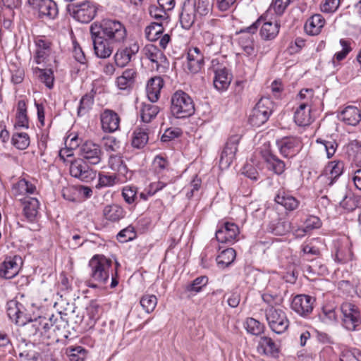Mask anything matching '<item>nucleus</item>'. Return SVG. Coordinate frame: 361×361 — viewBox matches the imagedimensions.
<instances>
[{
  "label": "nucleus",
  "mask_w": 361,
  "mask_h": 361,
  "mask_svg": "<svg viewBox=\"0 0 361 361\" xmlns=\"http://www.w3.org/2000/svg\"><path fill=\"white\" fill-rule=\"evenodd\" d=\"M68 321L63 318L61 313L51 315L49 319L39 317L31 319L27 324V329L33 335L38 333L41 336L51 338L56 341L67 338Z\"/></svg>",
  "instance_id": "f257e3e1"
},
{
  "label": "nucleus",
  "mask_w": 361,
  "mask_h": 361,
  "mask_svg": "<svg viewBox=\"0 0 361 361\" xmlns=\"http://www.w3.org/2000/svg\"><path fill=\"white\" fill-rule=\"evenodd\" d=\"M90 28L116 44L124 42L127 37L125 25L118 20L104 19L99 23L92 24Z\"/></svg>",
  "instance_id": "f03ea898"
},
{
  "label": "nucleus",
  "mask_w": 361,
  "mask_h": 361,
  "mask_svg": "<svg viewBox=\"0 0 361 361\" xmlns=\"http://www.w3.org/2000/svg\"><path fill=\"white\" fill-rule=\"evenodd\" d=\"M171 102V112L176 118H188L195 112L192 99L183 91H176L172 95Z\"/></svg>",
  "instance_id": "7ed1b4c3"
},
{
  "label": "nucleus",
  "mask_w": 361,
  "mask_h": 361,
  "mask_svg": "<svg viewBox=\"0 0 361 361\" xmlns=\"http://www.w3.org/2000/svg\"><path fill=\"white\" fill-rule=\"evenodd\" d=\"M112 262L104 255H96L89 262L92 279L98 283L104 284L109 278V269Z\"/></svg>",
  "instance_id": "20e7f679"
},
{
  "label": "nucleus",
  "mask_w": 361,
  "mask_h": 361,
  "mask_svg": "<svg viewBox=\"0 0 361 361\" xmlns=\"http://www.w3.org/2000/svg\"><path fill=\"white\" fill-rule=\"evenodd\" d=\"M342 313V324L348 331H355L361 324L359 307L353 302L345 301L340 307Z\"/></svg>",
  "instance_id": "39448f33"
},
{
  "label": "nucleus",
  "mask_w": 361,
  "mask_h": 361,
  "mask_svg": "<svg viewBox=\"0 0 361 361\" xmlns=\"http://www.w3.org/2000/svg\"><path fill=\"white\" fill-rule=\"evenodd\" d=\"M272 102L269 98H261L253 108L249 118L250 123L255 127H259L267 121L271 114Z\"/></svg>",
  "instance_id": "423d86ee"
},
{
  "label": "nucleus",
  "mask_w": 361,
  "mask_h": 361,
  "mask_svg": "<svg viewBox=\"0 0 361 361\" xmlns=\"http://www.w3.org/2000/svg\"><path fill=\"white\" fill-rule=\"evenodd\" d=\"M265 316L270 329L276 334H281L288 328L289 320L282 310L269 307L265 310Z\"/></svg>",
  "instance_id": "0eeeda50"
},
{
  "label": "nucleus",
  "mask_w": 361,
  "mask_h": 361,
  "mask_svg": "<svg viewBox=\"0 0 361 361\" xmlns=\"http://www.w3.org/2000/svg\"><path fill=\"white\" fill-rule=\"evenodd\" d=\"M314 303L315 299L310 295H297L292 299L290 308L299 316L307 318L312 314Z\"/></svg>",
  "instance_id": "6e6552de"
},
{
  "label": "nucleus",
  "mask_w": 361,
  "mask_h": 361,
  "mask_svg": "<svg viewBox=\"0 0 361 361\" xmlns=\"http://www.w3.org/2000/svg\"><path fill=\"white\" fill-rule=\"evenodd\" d=\"M90 34L96 56L100 59L109 58L112 54L114 46L116 44L113 42H110L92 28H90Z\"/></svg>",
  "instance_id": "1a4fd4ad"
},
{
  "label": "nucleus",
  "mask_w": 361,
  "mask_h": 361,
  "mask_svg": "<svg viewBox=\"0 0 361 361\" xmlns=\"http://www.w3.org/2000/svg\"><path fill=\"white\" fill-rule=\"evenodd\" d=\"M262 20V18H260L250 26L240 31V36L238 39V44L245 54L247 56L252 55L255 52L254 38L252 34L257 31Z\"/></svg>",
  "instance_id": "9d476101"
},
{
  "label": "nucleus",
  "mask_w": 361,
  "mask_h": 361,
  "mask_svg": "<svg viewBox=\"0 0 361 361\" xmlns=\"http://www.w3.org/2000/svg\"><path fill=\"white\" fill-rule=\"evenodd\" d=\"M79 154L86 163L96 165L102 160V151L101 147L92 141L84 142L79 148Z\"/></svg>",
  "instance_id": "9b49d317"
},
{
  "label": "nucleus",
  "mask_w": 361,
  "mask_h": 361,
  "mask_svg": "<svg viewBox=\"0 0 361 361\" xmlns=\"http://www.w3.org/2000/svg\"><path fill=\"white\" fill-rule=\"evenodd\" d=\"M87 164L82 159L72 161L70 166L71 175L85 182L94 180L97 173L90 169Z\"/></svg>",
  "instance_id": "f8f14e48"
},
{
  "label": "nucleus",
  "mask_w": 361,
  "mask_h": 361,
  "mask_svg": "<svg viewBox=\"0 0 361 361\" xmlns=\"http://www.w3.org/2000/svg\"><path fill=\"white\" fill-rule=\"evenodd\" d=\"M69 13L76 20L88 23L95 17L97 8L92 2L85 0Z\"/></svg>",
  "instance_id": "ddd939ff"
},
{
  "label": "nucleus",
  "mask_w": 361,
  "mask_h": 361,
  "mask_svg": "<svg viewBox=\"0 0 361 361\" xmlns=\"http://www.w3.org/2000/svg\"><path fill=\"white\" fill-rule=\"evenodd\" d=\"M240 140V136L238 135H233L229 137L220 157L219 162L222 167H228L234 160Z\"/></svg>",
  "instance_id": "4468645a"
},
{
  "label": "nucleus",
  "mask_w": 361,
  "mask_h": 361,
  "mask_svg": "<svg viewBox=\"0 0 361 361\" xmlns=\"http://www.w3.org/2000/svg\"><path fill=\"white\" fill-rule=\"evenodd\" d=\"M239 234L238 226L233 223L226 222L216 231V238L221 243H233Z\"/></svg>",
  "instance_id": "2eb2a0df"
},
{
  "label": "nucleus",
  "mask_w": 361,
  "mask_h": 361,
  "mask_svg": "<svg viewBox=\"0 0 361 361\" xmlns=\"http://www.w3.org/2000/svg\"><path fill=\"white\" fill-rule=\"evenodd\" d=\"M204 55L198 47L189 49L187 55L186 70L192 73H198L204 66Z\"/></svg>",
  "instance_id": "dca6fc26"
},
{
  "label": "nucleus",
  "mask_w": 361,
  "mask_h": 361,
  "mask_svg": "<svg viewBox=\"0 0 361 361\" xmlns=\"http://www.w3.org/2000/svg\"><path fill=\"white\" fill-rule=\"evenodd\" d=\"M139 49L140 47L137 42H131L127 47L118 49L114 55L116 64L119 67L126 66Z\"/></svg>",
  "instance_id": "f3484780"
},
{
  "label": "nucleus",
  "mask_w": 361,
  "mask_h": 361,
  "mask_svg": "<svg viewBox=\"0 0 361 361\" xmlns=\"http://www.w3.org/2000/svg\"><path fill=\"white\" fill-rule=\"evenodd\" d=\"M276 144L280 153L284 157H292L295 156L300 148V141L298 138L295 137H283L278 140Z\"/></svg>",
  "instance_id": "a211bd4d"
},
{
  "label": "nucleus",
  "mask_w": 361,
  "mask_h": 361,
  "mask_svg": "<svg viewBox=\"0 0 361 361\" xmlns=\"http://www.w3.org/2000/svg\"><path fill=\"white\" fill-rule=\"evenodd\" d=\"M102 128L106 133H114L118 130L120 117L111 109H105L100 115Z\"/></svg>",
  "instance_id": "6ab92c4d"
},
{
  "label": "nucleus",
  "mask_w": 361,
  "mask_h": 361,
  "mask_svg": "<svg viewBox=\"0 0 361 361\" xmlns=\"http://www.w3.org/2000/svg\"><path fill=\"white\" fill-rule=\"evenodd\" d=\"M145 56L152 63H155L157 70L160 67L165 68L169 64L166 56L158 47L153 44H148L144 48Z\"/></svg>",
  "instance_id": "aec40b11"
},
{
  "label": "nucleus",
  "mask_w": 361,
  "mask_h": 361,
  "mask_svg": "<svg viewBox=\"0 0 361 361\" xmlns=\"http://www.w3.org/2000/svg\"><path fill=\"white\" fill-rule=\"evenodd\" d=\"M197 18L194 10V5L190 3V0H185L180 16L182 27L185 30L190 29Z\"/></svg>",
  "instance_id": "412c9836"
},
{
  "label": "nucleus",
  "mask_w": 361,
  "mask_h": 361,
  "mask_svg": "<svg viewBox=\"0 0 361 361\" xmlns=\"http://www.w3.org/2000/svg\"><path fill=\"white\" fill-rule=\"evenodd\" d=\"M214 85L219 90H224L228 88L231 82V75L228 70L224 66H221L214 69Z\"/></svg>",
  "instance_id": "4be33fe9"
},
{
  "label": "nucleus",
  "mask_w": 361,
  "mask_h": 361,
  "mask_svg": "<svg viewBox=\"0 0 361 361\" xmlns=\"http://www.w3.org/2000/svg\"><path fill=\"white\" fill-rule=\"evenodd\" d=\"M311 105L308 102H303L296 109L294 115V120L297 125L306 126L311 123L312 117L310 115Z\"/></svg>",
  "instance_id": "5701e85b"
},
{
  "label": "nucleus",
  "mask_w": 361,
  "mask_h": 361,
  "mask_svg": "<svg viewBox=\"0 0 361 361\" xmlns=\"http://www.w3.org/2000/svg\"><path fill=\"white\" fill-rule=\"evenodd\" d=\"M36 6L41 18L54 19L58 14L56 4L52 0H37Z\"/></svg>",
  "instance_id": "b1692460"
},
{
  "label": "nucleus",
  "mask_w": 361,
  "mask_h": 361,
  "mask_svg": "<svg viewBox=\"0 0 361 361\" xmlns=\"http://www.w3.org/2000/svg\"><path fill=\"white\" fill-rule=\"evenodd\" d=\"M276 203L281 204L288 211L296 209L300 202L293 196L288 194L284 190L281 189L278 191L274 197Z\"/></svg>",
  "instance_id": "393cba45"
},
{
  "label": "nucleus",
  "mask_w": 361,
  "mask_h": 361,
  "mask_svg": "<svg viewBox=\"0 0 361 361\" xmlns=\"http://www.w3.org/2000/svg\"><path fill=\"white\" fill-rule=\"evenodd\" d=\"M339 119L348 125L355 126L361 121V111L355 106H347L341 112Z\"/></svg>",
  "instance_id": "a878e982"
},
{
  "label": "nucleus",
  "mask_w": 361,
  "mask_h": 361,
  "mask_svg": "<svg viewBox=\"0 0 361 361\" xmlns=\"http://www.w3.org/2000/svg\"><path fill=\"white\" fill-rule=\"evenodd\" d=\"M344 164L341 161H334L329 163L325 169V175L324 178L326 179L329 185H333L334 181L338 178L343 171Z\"/></svg>",
  "instance_id": "bb28decb"
},
{
  "label": "nucleus",
  "mask_w": 361,
  "mask_h": 361,
  "mask_svg": "<svg viewBox=\"0 0 361 361\" xmlns=\"http://www.w3.org/2000/svg\"><path fill=\"white\" fill-rule=\"evenodd\" d=\"M325 24V20L320 14L311 16L305 24V30L310 35H317Z\"/></svg>",
  "instance_id": "cd10ccee"
},
{
  "label": "nucleus",
  "mask_w": 361,
  "mask_h": 361,
  "mask_svg": "<svg viewBox=\"0 0 361 361\" xmlns=\"http://www.w3.org/2000/svg\"><path fill=\"white\" fill-rule=\"evenodd\" d=\"M137 72L135 68L126 69L121 76L116 78V84L120 90H126L131 88L135 81Z\"/></svg>",
  "instance_id": "c85d7f7f"
},
{
  "label": "nucleus",
  "mask_w": 361,
  "mask_h": 361,
  "mask_svg": "<svg viewBox=\"0 0 361 361\" xmlns=\"http://www.w3.org/2000/svg\"><path fill=\"white\" fill-rule=\"evenodd\" d=\"M163 87V80L160 77L151 78L147 85V95L151 102L158 100L161 89Z\"/></svg>",
  "instance_id": "c756f323"
},
{
  "label": "nucleus",
  "mask_w": 361,
  "mask_h": 361,
  "mask_svg": "<svg viewBox=\"0 0 361 361\" xmlns=\"http://www.w3.org/2000/svg\"><path fill=\"white\" fill-rule=\"evenodd\" d=\"M15 128H29V118L27 114V105L25 100H19L17 105Z\"/></svg>",
  "instance_id": "7c9ffc66"
},
{
  "label": "nucleus",
  "mask_w": 361,
  "mask_h": 361,
  "mask_svg": "<svg viewBox=\"0 0 361 361\" xmlns=\"http://www.w3.org/2000/svg\"><path fill=\"white\" fill-rule=\"evenodd\" d=\"M39 202L37 199L29 197L24 201V216L29 221H34L39 213Z\"/></svg>",
  "instance_id": "2f4dec72"
},
{
  "label": "nucleus",
  "mask_w": 361,
  "mask_h": 361,
  "mask_svg": "<svg viewBox=\"0 0 361 361\" xmlns=\"http://www.w3.org/2000/svg\"><path fill=\"white\" fill-rule=\"evenodd\" d=\"M37 50L34 60L37 64L46 63L51 54L49 44L44 40L39 39L37 43Z\"/></svg>",
  "instance_id": "473e14b6"
},
{
  "label": "nucleus",
  "mask_w": 361,
  "mask_h": 361,
  "mask_svg": "<svg viewBox=\"0 0 361 361\" xmlns=\"http://www.w3.org/2000/svg\"><path fill=\"white\" fill-rule=\"evenodd\" d=\"M16 257L13 259H8L4 262L0 267V276L4 279H12L18 272L19 267L16 261Z\"/></svg>",
  "instance_id": "72a5a7b5"
},
{
  "label": "nucleus",
  "mask_w": 361,
  "mask_h": 361,
  "mask_svg": "<svg viewBox=\"0 0 361 361\" xmlns=\"http://www.w3.org/2000/svg\"><path fill=\"white\" fill-rule=\"evenodd\" d=\"M103 214L106 219L116 222L124 217L125 212L121 206L114 204L106 206Z\"/></svg>",
  "instance_id": "f704fd0d"
},
{
  "label": "nucleus",
  "mask_w": 361,
  "mask_h": 361,
  "mask_svg": "<svg viewBox=\"0 0 361 361\" xmlns=\"http://www.w3.org/2000/svg\"><path fill=\"white\" fill-rule=\"evenodd\" d=\"M280 25L277 21L264 22L260 30V35L265 40H271L275 38L279 32Z\"/></svg>",
  "instance_id": "c9c22d12"
},
{
  "label": "nucleus",
  "mask_w": 361,
  "mask_h": 361,
  "mask_svg": "<svg viewBox=\"0 0 361 361\" xmlns=\"http://www.w3.org/2000/svg\"><path fill=\"white\" fill-rule=\"evenodd\" d=\"M12 190L15 195H23L33 194L36 190V187L30 181L23 178L13 185Z\"/></svg>",
  "instance_id": "e433bc0d"
},
{
  "label": "nucleus",
  "mask_w": 361,
  "mask_h": 361,
  "mask_svg": "<svg viewBox=\"0 0 361 361\" xmlns=\"http://www.w3.org/2000/svg\"><path fill=\"white\" fill-rule=\"evenodd\" d=\"M159 111V108L150 103H143L140 109V117L143 122L149 123L156 117Z\"/></svg>",
  "instance_id": "4c0bfd02"
},
{
  "label": "nucleus",
  "mask_w": 361,
  "mask_h": 361,
  "mask_svg": "<svg viewBox=\"0 0 361 361\" xmlns=\"http://www.w3.org/2000/svg\"><path fill=\"white\" fill-rule=\"evenodd\" d=\"M236 257L235 250L233 248H227L223 250L216 257V262L219 267L225 268L231 264Z\"/></svg>",
  "instance_id": "58836bf2"
},
{
  "label": "nucleus",
  "mask_w": 361,
  "mask_h": 361,
  "mask_svg": "<svg viewBox=\"0 0 361 361\" xmlns=\"http://www.w3.org/2000/svg\"><path fill=\"white\" fill-rule=\"evenodd\" d=\"M35 75L39 80L43 82L48 88H51L54 85V73L51 69L35 68H33Z\"/></svg>",
  "instance_id": "ea45409f"
},
{
  "label": "nucleus",
  "mask_w": 361,
  "mask_h": 361,
  "mask_svg": "<svg viewBox=\"0 0 361 361\" xmlns=\"http://www.w3.org/2000/svg\"><path fill=\"white\" fill-rule=\"evenodd\" d=\"M149 140L148 134L142 128H137L133 133L132 146L140 149L145 146Z\"/></svg>",
  "instance_id": "a19ab883"
},
{
  "label": "nucleus",
  "mask_w": 361,
  "mask_h": 361,
  "mask_svg": "<svg viewBox=\"0 0 361 361\" xmlns=\"http://www.w3.org/2000/svg\"><path fill=\"white\" fill-rule=\"evenodd\" d=\"M269 231L276 235H283L290 231V223L286 220L279 219L276 223H271Z\"/></svg>",
  "instance_id": "79ce46f5"
},
{
  "label": "nucleus",
  "mask_w": 361,
  "mask_h": 361,
  "mask_svg": "<svg viewBox=\"0 0 361 361\" xmlns=\"http://www.w3.org/2000/svg\"><path fill=\"white\" fill-rule=\"evenodd\" d=\"M259 347L262 349L263 353L266 355L275 356L279 353L276 344L271 338L267 336L261 337Z\"/></svg>",
  "instance_id": "37998d69"
},
{
  "label": "nucleus",
  "mask_w": 361,
  "mask_h": 361,
  "mask_svg": "<svg viewBox=\"0 0 361 361\" xmlns=\"http://www.w3.org/2000/svg\"><path fill=\"white\" fill-rule=\"evenodd\" d=\"M30 143L28 134L26 133H15L12 136V144L20 150L27 149Z\"/></svg>",
  "instance_id": "c03bdc74"
},
{
  "label": "nucleus",
  "mask_w": 361,
  "mask_h": 361,
  "mask_svg": "<svg viewBox=\"0 0 361 361\" xmlns=\"http://www.w3.org/2000/svg\"><path fill=\"white\" fill-rule=\"evenodd\" d=\"M293 0H273L271 3L267 13H274L278 16L283 14L288 6Z\"/></svg>",
  "instance_id": "a18cd8bd"
},
{
  "label": "nucleus",
  "mask_w": 361,
  "mask_h": 361,
  "mask_svg": "<svg viewBox=\"0 0 361 361\" xmlns=\"http://www.w3.org/2000/svg\"><path fill=\"white\" fill-rule=\"evenodd\" d=\"M347 152L357 165H361V145L356 141L350 142L347 147Z\"/></svg>",
  "instance_id": "49530a36"
},
{
  "label": "nucleus",
  "mask_w": 361,
  "mask_h": 361,
  "mask_svg": "<svg viewBox=\"0 0 361 361\" xmlns=\"http://www.w3.org/2000/svg\"><path fill=\"white\" fill-rule=\"evenodd\" d=\"M66 354L70 361H84L87 356V351L81 346H70L66 348Z\"/></svg>",
  "instance_id": "de8ad7c7"
},
{
  "label": "nucleus",
  "mask_w": 361,
  "mask_h": 361,
  "mask_svg": "<svg viewBox=\"0 0 361 361\" xmlns=\"http://www.w3.org/2000/svg\"><path fill=\"white\" fill-rule=\"evenodd\" d=\"M340 44L342 47V50L336 52L331 60V63L335 68L338 66L336 61L338 62L343 60L351 51L350 43L348 41L341 39H340Z\"/></svg>",
  "instance_id": "09e8293b"
},
{
  "label": "nucleus",
  "mask_w": 361,
  "mask_h": 361,
  "mask_svg": "<svg viewBox=\"0 0 361 361\" xmlns=\"http://www.w3.org/2000/svg\"><path fill=\"white\" fill-rule=\"evenodd\" d=\"M190 3L194 5V10L197 17L206 16L211 10V5L208 0H190Z\"/></svg>",
  "instance_id": "8fccbe9b"
},
{
  "label": "nucleus",
  "mask_w": 361,
  "mask_h": 361,
  "mask_svg": "<svg viewBox=\"0 0 361 361\" xmlns=\"http://www.w3.org/2000/svg\"><path fill=\"white\" fill-rule=\"evenodd\" d=\"M140 305L143 310L150 313L154 311L157 304V298L154 295H145L140 299Z\"/></svg>",
  "instance_id": "3c124183"
},
{
  "label": "nucleus",
  "mask_w": 361,
  "mask_h": 361,
  "mask_svg": "<svg viewBox=\"0 0 361 361\" xmlns=\"http://www.w3.org/2000/svg\"><path fill=\"white\" fill-rule=\"evenodd\" d=\"M267 162L269 164V167L276 174H281L285 170V164L274 154H269L266 158Z\"/></svg>",
  "instance_id": "603ef678"
},
{
  "label": "nucleus",
  "mask_w": 361,
  "mask_h": 361,
  "mask_svg": "<svg viewBox=\"0 0 361 361\" xmlns=\"http://www.w3.org/2000/svg\"><path fill=\"white\" fill-rule=\"evenodd\" d=\"M94 102L93 95L91 94H85L80 99L78 109V116L85 114L92 107Z\"/></svg>",
  "instance_id": "864d4df0"
},
{
  "label": "nucleus",
  "mask_w": 361,
  "mask_h": 361,
  "mask_svg": "<svg viewBox=\"0 0 361 361\" xmlns=\"http://www.w3.org/2000/svg\"><path fill=\"white\" fill-rule=\"evenodd\" d=\"M319 317L322 322L325 324H333L337 322V314L335 309L328 306L323 307Z\"/></svg>",
  "instance_id": "5fc2aeb1"
},
{
  "label": "nucleus",
  "mask_w": 361,
  "mask_h": 361,
  "mask_svg": "<svg viewBox=\"0 0 361 361\" xmlns=\"http://www.w3.org/2000/svg\"><path fill=\"white\" fill-rule=\"evenodd\" d=\"M162 23H152L145 28V32L146 37L150 41H154L157 39V35L162 32Z\"/></svg>",
  "instance_id": "6e6d98bb"
},
{
  "label": "nucleus",
  "mask_w": 361,
  "mask_h": 361,
  "mask_svg": "<svg viewBox=\"0 0 361 361\" xmlns=\"http://www.w3.org/2000/svg\"><path fill=\"white\" fill-rule=\"evenodd\" d=\"M264 325L253 318H248L246 321V329L247 332L258 336L264 331Z\"/></svg>",
  "instance_id": "4d7b16f0"
},
{
  "label": "nucleus",
  "mask_w": 361,
  "mask_h": 361,
  "mask_svg": "<svg viewBox=\"0 0 361 361\" xmlns=\"http://www.w3.org/2000/svg\"><path fill=\"white\" fill-rule=\"evenodd\" d=\"M149 13L152 18L158 20L157 22L162 23V21L166 20L169 18L166 11L159 6H150Z\"/></svg>",
  "instance_id": "13d9d810"
},
{
  "label": "nucleus",
  "mask_w": 361,
  "mask_h": 361,
  "mask_svg": "<svg viewBox=\"0 0 361 361\" xmlns=\"http://www.w3.org/2000/svg\"><path fill=\"white\" fill-rule=\"evenodd\" d=\"M316 142L318 144H321L324 147L328 158H331L334 156L338 147V145L334 140H327L318 138Z\"/></svg>",
  "instance_id": "bf43d9fd"
},
{
  "label": "nucleus",
  "mask_w": 361,
  "mask_h": 361,
  "mask_svg": "<svg viewBox=\"0 0 361 361\" xmlns=\"http://www.w3.org/2000/svg\"><path fill=\"white\" fill-rule=\"evenodd\" d=\"M340 361H361V352L357 349H344L341 354Z\"/></svg>",
  "instance_id": "052dcab7"
},
{
  "label": "nucleus",
  "mask_w": 361,
  "mask_h": 361,
  "mask_svg": "<svg viewBox=\"0 0 361 361\" xmlns=\"http://www.w3.org/2000/svg\"><path fill=\"white\" fill-rule=\"evenodd\" d=\"M23 308L22 304L14 300H11L7 303V314L11 320L16 322L20 310Z\"/></svg>",
  "instance_id": "680f3d73"
},
{
  "label": "nucleus",
  "mask_w": 361,
  "mask_h": 361,
  "mask_svg": "<svg viewBox=\"0 0 361 361\" xmlns=\"http://www.w3.org/2000/svg\"><path fill=\"white\" fill-rule=\"evenodd\" d=\"M208 283V278L204 276H202L196 278L190 285L186 288V290L189 292L199 293L202 288L205 286Z\"/></svg>",
  "instance_id": "e2e57ef3"
},
{
  "label": "nucleus",
  "mask_w": 361,
  "mask_h": 361,
  "mask_svg": "<svg viewBox=\"0 0 361 361\" xmlns=\"http://www.w3.org/2000/svg\"><path fill=\"white\" fill-rule=\"evenodd\" d=\"M122 196L128 204L135 202L137 199V188L133 186H126L123 188Z\"/></svg>",
  "instance_id": "0e129e2a"
},
{
  "label": "nucleus",
  "mask_w": 361,
  "mask_h": 361,
  "mask_svg": "<svg viewBox=\"0 0 361 361\" xmlns=\"http://www.w3.org/2000/svg\"><path fill=\"white\" fill-rule=\"evenodd\" d=\"M135 236L134 228L133 226H128L127 228L121 230L117 235V239L122 243L127 242L133 239Z\"/></svg>",
  "instance_id": "69168bd1"
},
{
  "label": "nucleus",
  "mask_w": 361,
  "mask_h": 361,
  "mask_svg": "<svg viewBox=\"0 0 361 361\" xmlns=\"http://www.w3.org/2000/svg\"><path fill=\"white\" fill-rule=\"evenodd\" d=\"M341 0H325V1L321 5V10L324 13H334L335 12L340 4Z\"/></svg>",
  "instance_id": "338daca9"
},
{
  "label": "nucleus",
  "mask_w": 361,
  "mask_h": 361,
  "mask_svg": "<svg viewBox=\"0 0 361 361\" xmlns=\"http://www.w3.org/2000/svg\"><path fill=\"white\" fill-rule=\"evenodd\" d=\"M338 200L340 205L348 211H351L355 207L354 199L352 196L348 195L347 192L343 194L341 200Z\"/></svg>",
  "instance_id": "774afa93"
}]
</instances>
